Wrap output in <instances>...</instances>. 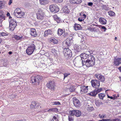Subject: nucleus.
Returning a JSON list of instances; mask_svg holds the SVG:
<instances>
[{"mask_svg": "<svg viewBox=\"0 0 121 121\" xmlns=\"http://www.w3.org/2000/svg\"><path fill=\"white\" fill-rule=\"evenodd\" d=\"M68 116V120L69 121H74L73 115H70Z\"/></svg>", "mask_w": 121, "mask_h": 121, "instance_id": "obj_34", "label": "nucleus"}, {"mask_svg": "<svg viewBox=\"0 0 121 121\" xmlns=\"http://www.w3.org/2000/svg\"><path fill=\"white\" fill-rule=\"evenodd\" d=\"M107 119H104L102 120H100L99 121H107Z\"/></svg>", "mask_w": 121, "mask_h": 121, "instance_id": "obj_57", "label": "nucleus"}, {"mask_svg": "<svg viewBox=\"0 0 121 121\" xmlns=\"http://www.w3.org/2000/svg\"><path fill=\"white\" fill-rule=\"evenodd\" d=\"M56 84L53 81H49L47 83L46 86L48 88L52 91H53L55 89Z\"/></svg>", "mask_w": 121, "mask_h": 121, "instance_id": "obj_3", "label": "nucleus"}, {"mask_svg": "<svg viewBox=\"0 0 121 121\" xmlns=\"http://www.w3.org/2000/svg\"><path fill=\"white\" fill-rule=\"evenodd\" d=\"M24 13L21 11L17 15L16 17L18 18H21L24 16Z\"/></svg>", "mask_w": 121, "mask_h": 121, "instance_id": "obj_30", "label": "nucleus"}, {"mask_svg": "<svg viewBox=\"0 0 121 121\" xmlns=\"http://www.w3.org/2000/svg\"><path fill=\"white\" fill-rule=\"evenodd\" d=\"M12 23H11L10 24H9V29L13 31L14 30L15 27L17 25H16V24L15 23V24H12Z\"/></svg>", "mask_w": 121, "mask_h": 121, "instance_id": "obj_23", "label": "nucleus"}, {"mask_svg": "<svg viewBox=\"0 0 121 121\" xmlns=\"http://www.w3.org/2000/svg\"><path fill=\"white\" fill-rule=\"evenodd\" d=\"M69 114L72 115H75L77 117H80L81 115V111L78 110H73L69 112Z\"/></svg>", "mask_w": 121, "mask_h": 121, "instance_id": "obj_8", "label": "nucleus"}, {"mask_svg": "<svg viewBox=\"0 0 121 121\" xmlns=\"http://www.w3.org/2000/svg\"><path fill=\"white\" fill-rule=\"evenodd\" d=\"M49 121H58V120L56 117L54 116L53 117L52 119L50 120Z\"/></svg>", "mask_w": 121, "mask_h": 121, "instance_id": "obj_45", "label": "nucleus"}, {"mask_svg": "<svg viewBox=\"0 0 121 121\" xmlns=\"http://www.w3.org/2000/svg\"><path fill=\"white\" fill-rule=\"evenodd\" d=\"M70 74L69 73H65L63 74L64 75V79L65 78L67 77L68 76L70 75Z\"/></svg>", "mask_w": 121, "mask_h": 121, "instance_id": "obj_46", "label": "nucleus"}, {"mask_svg": "<svg viewBox=\"0 0 121 121\" xmlns=\"http://www.w3.org/2000/svg\"><path fill=\"white\" fill-rule=\"evenodd\" d=\"M68 34V33H64L63 35L64 37H65Z\"/></svg>", "mask_w": 121, "mask_h": 121, "instance_id": "obj_54", "label": "nucleus"}, {"mask_svg": "<svg viewBox=\"0 0 121 121\" xmlns=\"http://www.w3.org/2000/svg\"><path fill=\"white\" fill-rule=\"evenodd\" d=\"M48 111L56 112L58 111V109L56 108H53L49 109Z\"/></svg>", "mask_w": 121, "mask_h": 121, "instance_id": "obj_36", "label": "nucleus"}, {"mask_svg": "<svg viewBox=\"0 0 121 121\" xmlns=\"http://www.w3.org/2000/svg\"><path fill=\"white\" fill-rule=\"evenodd\" d=\"M88 86H82L81 87V90L80 92L82 93H86L88 91Z\"/></svg>", "mask_w": 121, "mask_h": 121, "instance_id": "obj_13", "label": "nucleus"}, {"mask_svg": "<svg viewBox=\"0 0 121 121\" xmlns=\"http://www.w3.org/2000/svg\"><path fill=\"white\" fill-rule=\"evenodd\" d=\"M51 52L53 53H56V51L54 47H52L51 48Z\"/></svg>", "mask_w": 121, "mask_h": 121, "instance_id": "obj_44", "label": "nucleus"}, {"mask_svg": "<svg viewBox=\"0 0 121 121\" xmlns=\"http://www.w3.org/2000/svg\"><path fill=\"white\" fill-rule=\"evenodd\" d=\"M36 103L35 101L32 102L31 105H30V108H34L36 106Z\"/></svg>", "mask_w": 121, "mask_h": 121, "instance_id": "obj_33", "label": "nucleus"}, {"mask_svg": "<svg viewBox=\"0 0 121 121\" xmlns=\"http://www.w3.org/2000/svg\"><path fill=\"white\" fill-rule=\"evenodd\" d=\"M88 4L89 6H92L93 5V3L91 2H89L88 3Z\"/></svg>", "mask_w": 121, "mask_h": 121, "instance_id": "obj_53", "label": "nucleus"}, {"mask_svg": "<svg viewBox=\"0 0 121 121\" xmlns=\"http://www.w3.org/2000/svg\"><path fill=\"white\" fill-rule=\"evenodd\" d=\"M25 37L24 36H20L15 35H13V38H14L17 40H22Z\"/></svg>", "mask_w": 121, "mask_h": 121, "instance_id": "obj_16", "label": "nucleus"}, {"mask_svg": "<svg viewBox=\"0 0 121 121\" xmlns=\"http://www.w3.org/2000/svg\"><path fill=\"white\" fill-rule=\"evenodd\" d=\"M9 1L8 3V4L9 5H10L12 3V0H9Z\"/></svg>", "mask_w": 121, "mask_h": 121, "instance_id": "obj_56", "label": "nucleus"}, {"mask_svg": "<svg viewBox=\"0 0 121 121\" xmlns=\"http://www.w3.org/2000/svg\"><path fill=\"white\" fill-rule=\"evenodd\" d=\"M92 86L96 88H98L100 85V82L96 80H92L91 81Z\"/></svg>", "mask_w": 121, "mask_h": 121, "instance_id": "obj_10", "label": "nucleus"}, {"mask_svg": "<svg viewBox=\"0 0 121 121\" xmlns=\"http://www.w3.org/2000/svg\"><path fill=\"white\" fill-rule=\"evenodd\" d=\"M39 1L40 4L43 5L48 4L49 2V0H39Z\"/></svg>", "mask_w": 121, "mask_h": 121, "instance_id": "obj_19", "label": "nucleus"}, {"mask_svg": "<svg viewBox=\"0 0 121 121\" xmlns=\"http://www.w3.org/2000/svg\"><path fill=\"white\" fill-rule=\"evenodd\" d=\"M93 0L95 2H96L97 1V0Z\"/></svg>", "mask_w": 121, "mask_h": 121, "instance_id": "obj_64", "label": "nucleus"}, {"mask_svg": "<svg viewBox=\"0 0 121 121\" xmlns=\"http://www.w3.org/2000/svg\"><path fill=\"white\" fill-rule=\"evenodd\" d=\"M63 52L65 57L67 59H70L72 56V52L69 48L64 49Z\"/></svg>", "mask_w": 121, "mask_h": 121, "instance_id": "obj_4", "label": "nucleus"}, {"mask_svg": "<svg viewBox=\"0 0 121 121\" xmlns=\"http://www.w3.org/2000/svg\"><path fill=\"white\" fill-rule=\"evenodd\" d=\"M42 79V77L39 75H37L35 77H32L31 81L32 83H34L35 84L38 85L40 82H41Z\"/></svg>", "mask_w": 121, "mask_h": 121, "instance_id": "obj_2", "label": "nucleus"}, {"mask_svg": "<svg viewBox=\"0 0 121 121\" xmlns=\"http://www.w3.org/2000/svg\"><path fill=\"white\" fill-rule=\"evenodd\" d=\"M96 90H95L94 91L89 93V95L93 97H95L97 94V93L96 92Z\"/></svg>", "mask_w": 121, "mask_h": 121, "instance_id": "obj_25", "label": "nucleus"}, {"mask_svg": "<svg viewBox=\"0 0 121 121\" xmlns=\"http://www.w3.org/2000/svg\"><path fill=\"white\" fill-rule=\"evenodd\" d=\"M71 3L74 4H78L82 2V0H72Z\"/></svg>", "mask_w": 121, "mask_h": 121, "instance_id": "obj_28", "label": "nucleus"}, {"mask_svg": "<svg viewBox=\"0 0 121 121\" xmlns=\"http://www.w3.org/2000/svg\"><path fill=\"white\" fill-rule=\"evenodd\" d=\"M70 45L68 43V42L66 41H65L63 42L62 45L64 49L68 48L69 46Z\"/></svg>", "mask_w": 121, "mask_h": 121, "instance_id": "obj_18", "label": "nucleus"}, {"mask_svg": "<svg viewBox=\"0 0 121 121\" xmlns=\"http://www.w3.org/2000/svg\"><path fill=\"white\" fill-rule=\"evenodd\" d=\"M53 17L55 20L56 21L57 23L59 22V18L56 15H55L53 16Z\"/></svg>", "mask_w": 121, "mask_h": 121, "instance_id": "obj_35", "label": "nucleus"}, {"mask_svg": "<svg viewBox=\"0 0 121 121\" xmlns=\"http://www.w3.org/2000/svg\"><path fill=\"white\" fill-rule=\"evenodd\" d=\"M50 42H52L54 44H56L58 42V40L54 38H52L50 39Z\"/></svg>", "mask_w": 121, "mask_h": 121, "instance_id": "obj_27", "label": "nucleus"}, {"mask_svg": "<svg viewBox=\"0 0 121 121\" xmlns=\"http://www.w3.org/2000/svg\"><path fill=\"white\" fill-rule=\"evenodd\" d=\"M101 28L102 29L104 30V31H105L106 30V28L104 26H102Z\"/></svg>", "mask_w": 121, "mask_h": 121, "instance_id": "obj_55", "label": "nucleus"}, {"mask_svg": "<svg viewBox=\"0 0 121 121\" xmlns=\"http://www.w3.org/2000/svg\"><path fill=\"white\" fill-rule=\"evenodd\" d=\"M50 9L52 12L55 13L58 12L59 10L58 7L56 5H50Z\"/></svg>", "mask_w": 121, "mask_h": 121, "instance_id": "obj_9", "label": "nucleus"}, {"mask_svg": "<svg viewBox=\"0 0 121 121\" xmlns=\"http://www.w3.org/2000/svg\"><path fill=\"white\" fill-rule=\"evenodd\" d=\"M35 49V45L34 44H32L26 50V53L28 55H31Z\"/></svg>", "mask_w": 121, "mask_h": 121, "instance_id": "obj_6", "label": "nucleus"}, {"mask_svg": "<svg viewBox=\"0 0 121 121\" xmlns=\"http://www.w3.org/2000/svg\"><path fill=\"white\" fill-rule=\"evenodd\" d=\"M107 121H121L120 119L117 118L114 119H107Z\"/></svg>", "mask_w": 121, "mask_h": 121, "instance_id": "obj_39", "label": "nucleus"}, {"mask_svg": "<svg viewBox=\"0 0 121 121\" xmlns=\"http://www.w3.org/2000/svg\"><path fill=\"white\" fill-rule=\"evenodd\" d=\"M99 22L102 24L105 25L106 24L107 20L103 17H100L99 19Z\"/></svg>", "mask_w": 121, "mask_h": 121, "instance_id": "obj_17", "label": "nucleus"}, {"mask_svg": "<svg viewBox=\"0 0 121 121\" xmlns=\"http://www.w3.org/2000/svg\"><path fill=\"white\" fill-rule=\"evenodd\" d=\"M108 13L109 15L111 16H114L115 15V14L114 12L111 11H109L108 12Z\"/></svg>", "mask_w": 121, "mask_h": 121, "instance_id": "obj_38", "label": "nucleus"}, {"mask_svg": "<svg viewBox=\"0 0 121 121\" xmlns=\"http://www.w3.org/2000/svg\"><path fill=\"white\" fill-rule=\"evenodd\" d=\"M80 57L81 60H82V59H87L86 60L90 61H92L93 60V61H95L94 57L89 52L82 53L80 55Z\"/></svg>", "mask_w": 121, "mask_h": 121, "instance_id": "obj_1", "label": "nucleus"}, {"mask_svg": "<svg viewBox=\"0 0 121 121\" xmlns=\"http://www.w3.org/2000/svg\"><path fill=\"white\" fill-rule=\"evenodd\" d=\"M11 23H12V24H15V23L16 24V25H17V23L16 20L14 19H11L10 20V22L9 24H10Z\"/></svg>", "mask_w": 121, "mask_h": 121, "instance_id": "obj_43", "label": "nucleus"}, {"mask_svg": "<svg viewBox=\"0 0 121 121\" xmlns=\"http://www.w3.org/2000/svg\"><path fill=\"white\" fill-rule=\"evenodd\" d=\"M6 15L7 16H10V14L8 12L7 13Z\"/></svg>", "mask_w": 121, "mask_h": 121, "instance_id": "obj_60", "label": "nucleus"}, {"mask_svg": "<svg viewBox=\"0 0 121 121\" xmlns=\"http://www.w3.org/2000/svg\"><path fill=\"white\" fill-rule=\"evenodd\" d=\"M74 27V30H80L81 28L80 25L77 24H75Z\"/></svg>", "mask_w": 121, "mask_h": 121, "instance_id": "obj_26", "label": "nucleus"}, {"mask_svg": "<svg viewBox=\"0 0 121 121\" xmlns=\"http://www.w3.org/2000/svg\"><path fill=\"white\" fill-rule=\"evenodd\" d=\"M52 33V30L50 29H48L45 30L44 32V36L46 37L49 35H51Z\"/></svg>", "mask_w": 121, "mask_h": 121, "instance_id": "obj_20", "label": "nucleus"}, {"mask_svg": "<svg viewBox=\"0 0 121 121\" xmlns=\"http://www.w3.org/2000/svg\"><path fill=\"white\" fill-rule=\"evenodd\" d=\"M63 12L65 13L68 14L69 13L70 11L66 6H64L63 7Z\"/></svg>", "mask_w": 121, "mask_h": 121, "instance_id": "obj_22", "label": "nucleus"}, {"mask_svg": "<svg viewBox=\"0 0 121 121\" xmlns=\"http://www.w3.org/2000/svg\"><path fill=\"white\" fill-rule=\"evenodd\" d=\"M30 34L33 37H36L37 36L38 34L36 33V30L34 28L31 29Z\"/></svg>", "mask_w": 121, "mask_h": 121, "instance_id": "obj_15", "label": "nucleus"}, {"mask_svg": "<svg viewBox=\"0 0 121 121\" xmlns=\"http://www.w3.org/2000/svg\"><path fill=\"white\" fill-rule=\"evenodd\" d=\"M74 49L77 52H79L80 51L81 49V47L80 45H78L75 44L74 46Z\"/></svg>", "mask_w": 121, "mask_h": 121, "instance_id": "obj_21", "label": "nucleus"}, {"mask_svg": "<svg viewBox=\"0 0 121 121\" xmlns=\"http://www.w3.org/2000/svg\"><path fill=\"white\" fill-rule=\"evenodd\" d=\"M95 77L101 82H103L105 80V78L103 75L100 74H96L95 75Z\"/></svg>", "mask_w": 121, "mask_h": 121, "instance_id": "obj_14", "label": "nucleus"}, {"mask_svg": "<svg viewBox=\"0 0 121 121\" xmlns=\"http://www.w3.org/2000/svg\"><path fill=\"white\" fill-rule=\"evenodd\" d=\"M69 90L70 92H74L75 91V89L74 87L73 86H71L69 88Z\"/></svg>", "mask_w": 121, "mask_h": 121, "instance_id": "obj_41", "label": "nucleus"}, {"mask_svg": "<svg viewBox=\"0 0 121 121\" xmlns=\"http://www.w3.org/2000/svg\"><path fill=\"white\" fill-rule=\"evenodd\" d=\"M2 41V39H1L0 38V44L1 43Z\"/></svg>", "mask_w": 121, "mask_h": 121, "instance_id": "obj_63", "label": "nucleus"}, {"mask_svg": "<svg viewBox=\"0 0 121 121\" xmlns=\"http://www.w3.org/2000/svg\"><path fill=\"white\" fill-rule=\"evenodd\" d=\"M8 35V33H5L4 32L0 33V37L4 36H7Z\"/></svg>", "mask_w": 121, "mask_h": 121, "instance_id": "obj_40", "label": "nucleus"}, {"mask_svg": "<svg viewBox=\"0 0 121 121\" xmlns=\"http://www.w3.org/2000/svg\"><path fill=\"white\" fill-rule=\"evenodd\" d=\"M73 101L74 105L76 107H79L80 106V103L79 100L75 97L73 98Z\"/></svg>", "mask_w": 121, "mask_h": 121, "instance_id": "obj_11", "label": "nucleus"}, {"mask_svg": "<svg viewBox=\"0 0 121 121\" xmlns=\"http://www.w3.org/2000/svg\"><path fill=\"white\" fill-rule=\"evenodd\" d=\"M108 97V98H110L111 99H116L117 98V96H114V97H112V96H110L108 95H107Z\"/></svg>", "mask_w": 121, "mask_h": 121, "instance_id": "obj_47", "label": "nucleus"}, {"mask_svg": "<svg viewBox=\"0 0 121 121\" xmlns=\"http://www.w3.org/2000/svg\"><path fill=\"white\" fill-rule=\"evenodd\" d=\"M73 37H70L67 38V42H68V43L70 45L73 43Z\"/></svg>", "mask_w": 121, "mask_h": 121, "instance_id": "obj_24", "label": "nucleus"}, {"mask_svg": "<svg viewBox=\"0 0 121 121\" xmlns=\"http://www.w3.org/2000/svg\"><path fill=\"white\" fill-rule=\"evenodd\" d=\"M87 110L89 111H91L93 110V107H88Z\"/></svg>", "mask_w": 121, "mask_h": 121, "instance_id": "obj_51", "label": "nucleus"}, {"mask_svg": "<svg viewBox=\"0 0 121 121\" xmlns=\"http://www.w3.org/2000/svg\"><path fill=\"white\" fill-rule=\"evenodd\" d=\"M96 90V92H97V94L98 93L100 92L102 90V88H100L99 89H96L95 90Z\"/></svg>", "mask_w": 121, "mask_h": 121, "instance_id": "obj_48", "label": "nucleus"}, {"mask_svg": "<svg viewBox=\"0 0 121 121\" xmlns=\"http://www.w3.org/2000/svg\"><path fill=\"white\" fill-rule=\"evenodd\" d=\"M8 53L9 54L11 55L12 54V52L10 51Z\"/></svg>", "mask_w": 121, "mask_h": 121, "instance_id": "obj_61", "label": "nucleus"}, {"mask_svg": "<svg viewBox=\"0 0 121 121\" xmlns=\"http://www.w3.org/2000/svg\"><path fill=\"white\" fill-rule=\"evenodd\" d=\"M64 32V31L63 30L60 29H59L58 31V34L60 35H61Z\"/></svg>", "mask_w": 121, "mask_h": 121, "instance_id": "obj_32", "label": "nucleus"}, {"mask_svg": "<svg viewBox=\"0 0 121 121\" xmlns=\"http://www.w3.org/2000/svg\"><path fill=\"white\" fill-rule=\"evenodd\" d=\"M95 103L96 105L98 106L103 105V103L100 100H99L96 101L95 102Z\"/></svg>", "mask_w": 121, "mask_h": 121, "instance_id": "obj_37", "label": "nucleus"}, {"mask_svg": "<svg viewBox=\"0 0 121 121\" xmlns=\"http://www.w3.org/2000/svg\"><path fill=\"white\" fill-rule=\"evenodd\" d=\"M2 4L1 2H0V8L2 7Z\"/></svg>", "mask_w": 121, "mask_h": 121, "instance_id": "obj_62", "label": "nucleus"}, {"mask_svg": "<svg viewBox=\"0 0 121 121\" xmlns=\"http://www.w3.org/2000/svg\"><path fill=\"white\" fill-rule=\"evenodd\" d=\"M118 69L121 72V66L118 68Z\"/></svg>", "mask_w": 121, "mask_h": 121, "instance_id": "obj_59", "label": "nucleus"}, {"mask_svg": "<svg viewBox=\"0 0 121 121\" xmlns=\"http://www.w3.org/2000/svg\"><path fill=\"white\" fill-rule=\"evenodd\" d=\"M38 12L37 13V17L38 19L41 20L43 19L44 17V12L42 9L38 10Z\"/></svg>", "mask_w": 121, "mask_h": 121, "instance_id": "obj_7", "label": "nucleus"}, {"mask_svg": "<svg viewBox=\"0 0 121 121\" xmlns=\"http://www.w3.org/2000/svg\"><path fill=\"white\" fill-rule=\"evenodd\" d=\"M82 65H84L85 64V65L87 67H89L91 66H93L95 64V61H93V60L92 61H90L89 60H86L85 61V60H82Z\"/></svg>", "mask_w": 121, "mask_h": 121, "instance_id": "obj_5", "label": "nucleus"}, {"mask_svg": "<svg viewBox=\"0 0 121 121\" xmlns=\"http://www.w3.org/2000/svg\"><path fill=\"white\" fill-rule=\"evenodd\" d=\"M114 65L115 66H118L121 64V58H115L113 62Z\"/></svg>", "mask_w": 121, "mask_h": 121, "instance_id": "obj_12", "label": "nucleus"}, {"mask_svg": "<svg viewBox=\"0 0 121 121\" xmlns=\"http://www.w3.org/2000/svg\"><path fill=\"white\" fill-rule=\"evenodd\" d=\"M99 98L100 99H103V98L105 96V95L104 94L100 93L98 94Z\"/></svg>", "mask_w": 121, "mask_h": 121, "instance_id": "obj_31", "label": "nucleus"}, {"mask_svg": "<svg viewBox=\"0 0 121 121\" xmlns=\"http://www.w3.org/2000/svg\"><path fill=\"white\" fill-rule=\"evenodd\" d=\"M84 18L83 17H81L79 18L78 19V21L80 22H82L84 21Z\"/></svg>", "mask_w": 121, "mask_h": 121, "instance_id": "obj_50", "label": "nucleus"}, {"mask_svg": "<svg viewBox=\"0 0 121 121\" xmlns=\"http://www.w3.org/2000/svg\"><path fill=\"white\" fill-rule=\"evenodd\" d=\"M21 11L20 9L19 8L16 9H15L14 11V14L16 16L19 13H20Z\"/></svg>", "mask_w": 121, "mask_h": 121, "instance_id": "obj_29", "label": "nucleus"}, {"mask_svg": "<svg viewBox=\"0 0 121 121\" xmlns=\"http://www.w3.org/2000/svg\"><path fill=\"white\" fill-rule=\"evenodd\" d=\"M53 1H57L59 3H61L62 2L63 0H52Z\"/></svg>", "mask_w": 121, "mask_h": 121, "instance_id": "obj_52", "label": "nucleus"}, {"mask_svg": "<svg viewBox=\"0 0 121 121\" xmlns=\"http://www.w3.org/2000/svg\"><path fill=\"white\" fill-rule=\"evenodd\" d=\"M99 117L101 118H105L106 117V116L105 114H103L102 115H101L100 114H99Z\"/></svg>", "mask_w": 121, "mask_h": 121, "instance_id": "obj_49", "label": "nucleus"}, {"mask_svg": "<svg viewBox=\"0 0 121 121\" xmlns=\"http://www.w3.org/2000/svg\"><path fill=\"white\" fill-rule=\"evenodd\" d=\"M52 105H58L60 104V103L58 102H54L52 103Z\"/></svg>", "mask_w": 121, "mask_h": 121, "instance_id": "obj_42", "label": "nucleus"}, {"mask_svg": "<svg viewBox=\"0 0 121 121\" xmlns=\"http://www.w3.org/2000/svg\"><path fill=\"white\" fill-rule=\"evenodd\" d=\"M83 18H84V19L86 17V15H85V14H84L83 15Z\"/></svg>", "mask_w": 121, "mask_h": 121, "instance_id": "obj_58", "label": "nucleus"}]
</instances>
